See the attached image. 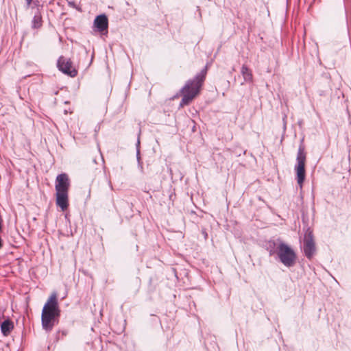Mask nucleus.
<instances>
[{
    "label": "nucleus",
    "instance_id": "nucleus-1",
    "mask_svg": "<svg viewBox=\"0 0 351 351\" xmlns=\"http://www.w3.org/2000/svg\"><path fill=\"white\" fill-rule=\"evenodd\" d=\"M60 316V309L58 300V295L52 293L44 304L41 314V323L43 328L50 332L53 326L58 323Z\"/></svg>",
    "mask_w": 351,
    "mask_h": 351
},
{
    "label": "nucleus",
    "instance_id": "nucleus-2",
    "mask_svg": "<svg viewBox=\"0 0 351 351\" xmlns=\"http://www.w3.org/2000/svg\"><path fill=\"white\" fill-rule=\"evenodd\" d=\"M206 75V69L202 70L192 80L186 82L181 90L182 99L180 106L189 105L200 93Z\"/></svg>",
    "mask_w": 351,
    "mask_h": 351
},
{
    "label": "nucleus",
    "instance_id": "nucleus-3",
    "mask_svg": "<svg viewBox=\"0 0 351 351\" xmlns=\"http://www.w3.org/2000/svg\"><path fill=\"white\" fill-rule=\"evenodd\" d=\"M306 155L304 152V147L303 146H300L297 154V165L295 166L296 180L300 188L302 187L306 177Z\"/></svg>",
    "mask_w": 351,
    "mask_h": 351
},
{
    "label": "nucleus",
    "instance_id": "nucleus-4",
    "mask_svg": "<svg viewBox=\"0 0 351 351\" xmlns=\"http://www.w3.org/2000/svg\"><path fill=\"white\" fill-rule=\"evenodd\" d=\"M277 254L282 263L287 267H291L295 263L296 254L295 252L285 243H280L278 246Z\"/></svg>",
    "mask_w": 351,
    "mask_h": 351
},
{
    "label": "nucleus",
    "instance_id": "nucleus-5",
    "mask_svg": "<svg viewBox=\"0 0 351 351\" xmlns=\"http://www.w3.org/2000/svg\"><path fill=\"white\" fill-rule=\"evenodd\" d=\"M315 251L316 247L313 232L311 230H308L305 233L304 238V254L308 259H311L314 256Z\"/></svg>",
    "mask_w": 351,
    "mask_h": 351
},
{
    "label": "nucleus",
    "instance_id": "nucleus-6",
    "mask_svg": "<svg viewBox=\"0 0 351 351\" xmlns=\"http://www.w3.org/2000/svg\"><path fill=\"white\" fill-rule=\"evenodd\" d=\"M58 67L64 73L73 77L77 75V71L73 66V63L69 58L64 56L59 58Z\"/></svg>",
    "mask_w": 351,
    "mask_h": 351
},
{
    "label": "nucleus",
    "instance_id": "nucleus-7",
    "mask_svg": "<svg viewBox=\"0 0 351 351\" xmlns=\"http://www.w3.org/2000/svg\"><path fill=\"white\" fill-rule=\"evenodd\" d=\"M55 187L56 193H69L70 180L68 175L66 173L59 174L56 177Z\"/></svg>",
    "mask_w": 351,
    "mask_h": 351
},
{
    "label": "nucleus",
    "instance_id": "nucleus-8",
    "mask_svg": "<svg viewBox=\"0 0 351 351\" xmlns=\"http://www.w3.org/2000/svg\"><path fill=\"white\" fill-rule=\"evenodd\" d=\"M94 25L99 32L106 30L108 27L107 16L104 14L97 16L94 20Z\"/></svg>",
    "mask_w": 351,
    "mask_h": 351
},
{
    "label": "nucleus",
    "instance_id": "nucleus-9",
    "mask_svg": "<svg viewBox=\"0 0 351 351\" xmlns=\"http://www.w3.org/2000/svg\"><path fill=\"white\" fill-rule=\"evenodd\" d=\"M69 193H56V204L62 211L66 210L69 206Z\"/></svg>",
    "mask_w": 351,
    "mask_h": 351
},
{
    "label": "nucleus",
    "instance_id": "nucleus-10",
    "mask_svg": "<svg viewBox=\"0 0 351 351\" xmlns=\"http://www.w3.org/2000/svg\"><path fill=\"white\" fill-rule=\"evenodd\" d=\"M14 328L13 322L10 319L3 321L1 325V330L4 336H8Z\"/></svg>",
    "mask_w": 351,
    "mask_h": 351
},
{
    "label": "nucleus",
    "instance_id": "nucleus-11",
    "mask_svg": "<svg viewBox=\"0 0 351 351\" xmlns=\"http://www.w3.org/2000/svg\"><path fill=\"white\" fill-rule=\"evenodd\" d=\"M244 80L247 82H252L253 75L251 70L246 66L243 65L241 71Z\"/></svg>",
    "mask_w": 351,
    "mask_h": 351
},
{
    "label": "nucleus",
    "instance_id": "nucleus-12",
    "mask_svg": "<svg viewBox=\"0 0 351 351\" xmlns=\"http://www.w3.org/2000/svg\"><path fill=\"white\" fill-rule=\"evenodd\" d=\"M42 17L40 15H35L32 21V27L35 29H38L42 26Z\"/></svg>",
    "mask_w": 351,
    "mask_h": 351
},
{
    "label": "nucleus",
    "instance_id": "nucleus-13",
    "mask_svg": "<svg viewBox=\"0 0 351 351\" xmlns=\"http://www.w3.org/2000/svg\"><path fill=\"white\" fill-rule=\"evenodd\" d=\"M27 5H30L32 0H26Z\"/></svg>",
    "mask_w": 351,
    "mask_h": 351
}]
</instances>
